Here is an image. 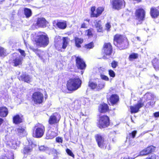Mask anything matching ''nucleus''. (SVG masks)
Instances as JSON below:
<instances>
[{
	"instance_id": "f257e3e1",
	"label": "nucleus",
	"mask_w": 159,
	"mask_h": 159,
	"mask_svg": "<svg viewBox=\"0 0 159 159\" xmlns=\"http://www.w3.org/2000/svg\"><path fill=\"white\" fill-rule=\"evenodd\" d=\"M34 35V42L37 46H45L48 44L49 38L46 34L42 32H36Z\"/></svg>"
},
{
	"instance_id": "f03ea898",
	"label": "nucleus",
	"mask_w": 159,
	"mask_h": 159,
	"mask_svg": "<svg viewBox=\"0 0 159 159\" xmlns=\"http://www.w3.org/2000/svg\"><path fill=\"white\" fill-rule=\"evenodd\" d=\"M114 44L120 49H124L128 47L129 42L125 36L116 34L114 36Z\"/></svg>"
},
{
	"instance_id": "7ed1b4c3",
	"label": "nucleus",
	"mask_w": 159,
	"mask_h": 159,
	"mask_svg": "<svg viewBox=\"0 0 159 159\" xmlns=\"http://www.w3.org/2000/svg\"><path fill=\"white\" fill-rule=\"evenodd\" d=\"M81 81L78 77L69 80L67 82V88L70 91H74L78 89L81 86Z\"/></svg>"
},
{
	"instance_id": "20e7f679",
	"label": "nucleus",
	"mask_w": 159,
	"mask_h": 159,
	"mask_svg": "<svg viewBox=\"0 0 159 159\" xmlns=\"http://www.w3.org/2000/svg\"><path fill=\"white\" fill-rule=\"evenodd\" d=\"M105 86V83L101 80L97 79L95 81H90L89 86L92 89L99 91L103 89Z\"/></svg>"
},
{
	"instance_id": "39448f33",
	"label": "nucleus",
	"mask_w": 159,
	"mask_h": 159,
	"mask_svg": "<svg viewBox=\"0 0 159 159\" xmlns=\"http://www.w3.org/2000/svg\"><path fill=\"white\" fill-rule=\"evenodd\" d=\"M34 128L35 137L39 138L42 137L45 132L44 126L42 124L38 123L35 125Z\"/></svg>"
},
{
	"instance_id": "423d86ee",
	"label": "nucleus",
	"mask_w": 159,
	"mask_h": 159,
	"mask_svg": "<svg viewBox=\"0 0 159 159\" xmlns=\"http://www.w3.org/2000/svg\"><path fill=\"white\" fill-rule=\"evenodd\" d=\"M32 98L35 104H41L43 101V95L40 92H36L33 94Z\"/></svg>"
},
{
	"instance_id": "0eeeda50",
	"label": "nucleus",
	"mask_w": 159,
	"mask_h": 159,
	"mask_svg": "<svg viewBox=\"0 0 159 159\" xmlns=\"http://www.w3.org/2000/svg\"><path fill=\"white\" fill-rule=\"evenodd\" d=\"M109 124V119L107 116H101L98 124L99 127L102 128L107 127Z\"/></svg>"
},
{
	"instance_id": "6e6552de",
	"label": "nucleus",
	"mask_w": 159,
	"mask_h": 159,
	"mask_svg": "<svg viewBox=\"0 0 159 159\" xmlns=\"http://www.w3.org/2000/svg\"><path fill=\"white\" fill-rule=\"evenodd\" d=\"M95 137L99 147L101 148H106L108 144V142L107 141H104L102 137L100 135L97 134Z\"/></svg>"
},
{
	"instance_id": "1a4fd4ad",
	"label": "nucleus",
	"mask_w": 159,
	"mask_h": 159,
	"mask_svg": "<svg viewBox=\"0 0 159 159\" xmlns=\"http://www.w3.org/2000/svg\"><path fill=\"white\" fill-rule=\"evenodd\" d=\"M111 3L112 7L117 10H119L124 7L125 5L124 0H113Z\"/></svg>"
},
{
	"instance_id": "9d476101",
	"label": "nucleus",
	"mask_w": 159,
	"mask_h": 159,
	"mask_svg": "<svg viewBox=\"0 0 159 159\" xmlns=\"http://www.w3.org/2000/svg\"><path fill=\"white\" fill-rule=\"evenodd\" d=\"M13 56L12 63L13 66H17L21 65L23 60L22 57L17 53H14Z\"/></svg>"
},
{
	"instance_id": "9b49d317",
	"label": "nucleus",
	"mask_w": 159,
	"mask_h": 159,
	"mask_svg": "<svg viewBox=\"0 0 159 159\" xmlns=\"http://www.w3.org/2000/svg\"><path fill=\"white\" fill-rule=\"evenodd\" d=\"M144 106L142 101L139 100L138 101L137 103L134 106L130 107V112L131 113L138 112L139 109Z\"/></svg>"
},
{
	"instance_id": "f8f14e48",
	"label": "nucleus",
	"mask_w": 159,
	"mask_h": 159,
	"mask_svg": "<svg viewBox=\"0 0 159 159\" xmlns=\"http://www.w3.org/2000/svg\"><path fill=\"white\" fill-rule=\"evenodd\" d=\"M145 11L143 9H139L136 10L135 16L139 21L143 20L145 17Z\"/></svg>"
},
{
	"instance_id": "ddd939ff",
	"label": "nucleus",
	"mask_w": 159,
	"mask_h": 159,
	"mask_svg": "<svg viewBox=\"0 0 159 159\" xmlns=\"http://www.w3.org/2000/svg\"><path fill=\"white\" fill-rule=\"evenodd\" d=\"M112 51V48L110 43H105L103 46V52L107 55H110Z\"/></svg>"
},
{
	"instance_id": "4468645a",
	"label": "nucleus",
	"mask_w": 159,
	"mask_h": 159,
	"mask_svg": "<svg viewBox=\"0 0 159 159\" xmlns=\"http://www.w3.org/2000/svg\"><path fill=\"white\" fill-rule=\"evenodd\" d=\"M156 97L152 94L148 93L145 94L143 97L140 99V100L142 101L143 104L144 105V103L147 101L151 100H154Z\"/></svg>"
},
{
	"instance_id": "2eb2a0df",
	"label": "nucleus",
	"mask_w": 159,
	"mask_h": 159,
	"mask_svg": "<svg viewBox=\"0 0 159 159\" xmlns=\"http://www.w3.org/2000/svg\"><path fill=\"white\" fill-rule=\"evenodd\" d=\"M76 65L77 68L83 70L86 67V64L80 57H77L76 59Z\"/></svg>"
},
{
	"instance_id": "dca6fc26",
	"label": "nucleus",
	"mask_w": 159,
	"mask_h": 159,
	"mask_svg": "<svg viewBox=\"0 0 159 159\" xmlns=\"http://www.w3.org/2000/svg\"><path fill=\"white\" fill-rule=\"evenodd\" d=\"M32 150L33 147L31 146H27L25 147L22 152L24 155V157H26L27 155L31 154Z\"/></svg>"
},
{
	"instance_id": "f3484780",
	"label": "nucleus",
	"mask_w": 159,
	"mask_h": 159,
	"mask_svg": "<svg viewBox=\"0 0 159 159\" xmlns=\"http://www.w3.org/2000/svg\"><path fill=\"white\" fill-rule=\"evenodd\" d=\"M57 114L55 113L50 116L48 120V123L50 124H55L58 122L59 120H58L57 118Z\"/></svg>"
},
{
	"instance_id": "a211bd4d",
	"label": "nucleus",
	"mask_w": 159,
	"mask_h": 159,
	"mask_svg": "<svg viewBox=\"0 0 159 159\" xmlns=\"http://www.w3.org/2000/svg\"><path fill=\"white\" fill-rule=\"evenodd\" d=\"M20 80L24 81L27 83L30 82L31 77L25 73H23L22 75L18 77Z\"/></svg>"
},
{
	"instance_id": "6ab92c4d",
	"label": "nucleus",
	"mask_w": 159,
	"mask_h": 159,
	"mask_svg": "<svg viewBox=\"0 0 159 159\" xmlns=\"http://www.w3.org/2000/svg\"><path fill=\"white\" fill-rule=\"evenodd\" d=\"M151 16L152 18H156L159 16V11L157 8L152 7L151 8L150 12Z\"/></svg>"
},
{
	"instance_id": "aec40b11",
	"label": "nucleus",
	"mask_w": 159,
	"mask_h": 159,
	"mask_svg": "<svg viewBox=\"0 0 159 159\" xmlns=\"http://www.w3.org/2000/svg\"><path fill=\"white\" fill-rule=\"evenodd\" d=\"M36 24L39 27H43L46 25V21L44 18H39L37 20Z\"/></svg>"
},
{
	"instance_id": "412c9836",
	"label": "nucleus",
	"mask_w": 159,
	"mask_h": 159,
	"mask_svg": "<svg viewBox=\"0 0 159 159\" xmlns=\"http://www.w3.org/2000/svg\"><path fill=\"white\" fill-rule=\"evenodd\" d=\"M99 111L101 113L105 112L107 111L108 110V105L105 103H103L99 105L98 107Z\"/></svg>"
},
{
	"instance_id": "4be33fe9",
	"label": "nucleus",
	"mask_w": 159,
	"mask_h": 159,
	"mask_svg": "<svg viewBox=\"0 0 159 159\" xmlns=\"http://www.w3.org/2000/svg\"><path fill=\"white\" fill-rule=\"evenodd\" d=\"M8 113V110L7 107H0V116L1 117H6Z\"/></svg>"
},
{
	"instance_id": "5701e85b",
	"label": "nucleus",
	"mask_w": 159,
	"mask_h": 159,
	"mask_svg": "<svg viewBox=\"0 0 159 159\" xmlns=\"http://www.w3.org/2000/svg\"><path fill=\"white\" fill-rule=\"evenodd\" d=\"M119 98L116 94H112L110 97L109 101L112 105L116 104L119 101Z\"/></svg>"
},
{
	"instance_id": "b1692460",
	"label": "nucleus",
	"mask_w": 159,
	"mask_h": 159,
	"mask_svg": "<svg viewBox=\"0 0 159 159\" xmlns=\"http://www.w3.org/2000/svg\"><path fill=\"white\" fill-rule=\"evenodd\" d=\"M13 122L15 124H19L22 121V116L17 114L13 117Z\"/></svg>"
},
{
	"instance_id": "393cba45",
	"label": "nucleus",
	"mask_w": 159,
	"mask_h": 159,
	"mask_svg": "<svg viewBox=\"0 0 159 159\" xmlns=\"http://www.w3.org/2000/svg\"><path fill=\"white\" fill-rule=\"evenodd\" d=\"M95 23V26L97 29L98 31L101 32L102 30V27L101 25V21L100 20H96L94 22Z\"/></svg>"
},
{
	"instance_id": "a878e982",
	"label": "nucleus",
	"mask_w": 159,
	"mask_h": 159,
	"mask_svg": "<svg viewBox=\"0 0 159 159\" xmlns=\"http://www.w3.org/2000/svg\"><path fill=\"white\" fill-rule=\"evenodd\" d=\"M104 8L102 7H98L95 11L96 13H94L93 17H98L104 11Z\"/></svg>"
},
{
	"instance_id": "bb28decb",
	"label": "nucleus",
	"mask_w": 159,
	"mask_h": 159,
	"mask_svg": "<svg viewBox=\"0 0 159 159\" xmlns=\"http://www.w3.org/2000/svg\"><path fill=\"white\" fill-rule=\"evenodd\" d=\"M152 63L156 70H159V60L157 58L154 59L152 61Z\"/></svg>"
},
{
	"instance_id": "cd10ccee",
	"label": "nucleus",
	"mask_w": 159,
	"mask_h": 159,
	"mask_svg": "<svg viewBox=\"0 0 159 159\" xmlns=\"http://www.w3.org/2000/svg\"><path fill=\"white\" fill-rule=\"evenodd\" d=\"M24 14L27 18H29L32 15V11L30 9L25 8H24Z\"/></svg>"
},
{
	"instance_id": "c85d7f7f",
	"label": "nucleus",
	"mask_w": 159,
	"mask_h": 159,
	"mask_svg": "<svg viewBox=\"0 0 159 159\" xmlns=\"http://www.w3.org/2000/svg\"><path fill=\"white\" fill-rule=\"evenodd\" d=\"M70 39L68 37H63L62 48L65 49L67 46Z\"/></svg>"
},
{
	"instance_id": "c756f323",
	"label": "nucleus",
	"mask_w": 159,
	"mask_h": 159,
	"mask_svg": "<svg viewBox=\"0 0 159 159\" xmlns=\"http://www.w3.org/2000/svg\"><path fill=\"white\" fill-rule=\"evenodd\" d=\"M57 27L61 29H64L66 27V22H57L56 24Z\"/></svg>"
},
{
	"instance_id": "7c9ffc66",
	"label": "nucleus",
	"mask_w": 159,
	"mask_h": 159,
	"mask_svg": "<svg viewBox=\"0 0 159 159\" xmlns=\"http://www.w3.org/2000/svg\"><path fill=\"white\" fill-rule=\"evenodd\" d=\"M75 42L76 46L78 48L81 47L80 44L83 42V39L76 37L75 38Z\"/></svg>"
},
{
	"instance_id": "2f4dec72",
	"label": "nucleus",
	"mask_w": 159,
	"mask_h": 159,
	"mask_svg": "<svg viewBox=\"0 0 159 159\" xmlns=\"http://www.w3.org/2000/svg\"><path fill=\"white\" fill-rule=\"evenodd\" d=\"M16 131L20 134H25V128L24 127L19 126L17 128Z\"/></svg>"
},
{
	"instance_id": "473e14b6",
	"label": "nucleus",
	"mask_w": 159,
	"mask_h": 159,
	"mask_svg": "<svg viewBox=\"0 0 159 159\" xmlns=\"http://www.w3.org/2000/svg\"><path fill=\"white\" fill-rule=\"evenodd\" d=\"M47 135L49 139H52L55 137L56 134L54 132L49 131L47 133Z\"/></svg>"
},
{
	"instance_id": "72a5a7b5",
	"label": "nucleus",
	"mask_w": 159,
	"mask_h": 159,
	"mask_svg": "<svg viewBox=\"0 0 159 159\" xmlns=\"http://www.w3.org/2000/svg\"><path fill=\"white\" fill-rule=\"evenodd\" d=\"M7 54L6 50L3 48L0 47V56L2 57H4Z\"/></svg>"
},
{
	"instance_id": "f704fd0d",
	"label": "nucleus",
	"mask_w": 159,
	"mask_h": 159,
	"mask_svg": "<svg viewBox=\"0 0 159 159\" xmlns=\"http://www.w3.org/2000/svg\"><path fill=\"white\" fill-rule=\"evenodd\" d=\"M39 151L41 152H47L49 151V148L44 146H41L39 147Z\"/></svg>"
},
{
	"instance_id": "c9c22d12",
	"label": "nucleus",
	"mask_w": 159,
	"mask_h": 159,
	"mask_svg": "<svg viewBox=\"0 0 159 159\" xmlns=\"http://www.w3.org/2000/svg\"><path fill=\"white\" fill-rule=\"evenodd\" d=\"M156 148L153 146H151L148 147L146 149L148 153L153 152L155 149Z\"/></svg>"
},
{
	"instance_id": "e433bc0d",
	"label": "nucleus",
	"mask_w": 159,
	"mask_h": 159,
	"mask_svg": "<svg viewBox=\"0 0 159 159\" xmlns=\"http://www.w3.org/2000/svg\"><path fill=\"white\" fill-rule=\"evenodd\" d=\"M138 57L137 54L133 53L130 54L129 56V59L130 60H131L132 59H135L137 58Z\"/></svg>"
},
{
	"instance_id": "4c0bfd02",
	"label": "nucleus",
	"mask_w": 159,
	"mask_h": 159,
	"mask_svg": "<svg viewBox=\"0 0 159 159\" xmlns=\"http://www.w3.org/2000/svg\"><path fill=\"white\" fill-rule=\"evenodd\" d=\"M156 155L153 153H152L149 154L146 158L145 159H156Z\"/></svg>"
},
{
	"instance_id": "58836bf2",
	"label": "nucleus",
	"mask_w": 159,
	"mask_h": 159,
	"mask_svg": "<svg viewBox=\"0 0 159 159\" xmlns=\"http://www.w3.org/2000/svg\"><path fill=\"white\" fill-rule=\"evenodd\" d=\"M85 48L88 49H91L94 47L93 43V42H91L90 43L85 45Z\"/></svg>"
},
{
	"instance_id": "ea45409f",
	"label": "nucleus",
	"mask_w": 159,
	"mask_h": 159,
	"mask_svg": "<svg viewBox=\"0 0 159 159\" xmlns=\"http://www.w3.org/2000/svg\"><path fill=\"white\" fill-rule=\"evenodd\" d=\"M0 159H11V156L8 155L4 154L3 155L1 156L0 157Z\"/></svg>"
},
{
	"instance_id": "a19ab883",
	"label": "nucleus",
	"mask_w": 159,
	"mask_h": 159,
	"mask_svg": "<svg viewBox=\"0 0 159 159\" xmlns=\"http://www.w3.org/2000/svg\"><path fill=\"white\" fill-rule=\"evenodd\" d=\"M66 151L68 154L69 156L72 157H74V154L70 149H67Z\"/></svg>"
},
{
	"instance_id": "79ce46f5",
	"label": "nucleus",
	"mask_w": 159,
	"mask_h": 159,
	"mask_svg": "<svg viewBox=\"0 0 159 159\" xmlns=\"http://www.w3.org/2000/svg\"><path fill=\"white\" fill-rule=\"evenodd\" d=\"M118 63L115 61H113L111 63V66L113 68H116L118 66Z\"/></svg>"
},
{
	"instance_id": "37998d69",
	"label": "nucleus",
	"mask_w": 159,
	"mask_h": 159,
	"mask_svg": "<svg viewBox=\"0 0 159 159\" xmlns=\"http://www.w3.org/2000/svg\"><path fill=\"white\" fill-rule=\"evenodd\" d=\"M100 77L101 79H102L103 80H104L105 81H108L109 79V78L106 76L102 74H101L100 75Z\"/></svg>"
},
{
	"instance_id": "c03bdc74",
	"label": "nucleus",
	"mask_w": 159,
	"mask_h": 159,
	"mask_svg": "<svg viewBox=\"0 0 159 159\" xmlns=\"http://www.w3.org/2000/svg\"><path fill=\"white\" fill-rule=\"evenodd\" d=\"M147 152V151H146V149H144L143 150V151H141L140 153V155L141 156H144V155H146L147 154H148V152Z\"/></svg>"
},
{
	"instance_id": "a18cd8bd",
	"label": "nucleus",
	"mask_w": 159,
	"mask_h": 159,
	"mask_svg": "<svg viewBox=\"0 0 159 159\" xmlns=\"http://www.w3.org/2000/svg\"><path fill=\"white\" fill-rule=\"evenodd\" d=\"M92 29H89L88 30L86 31V33L87 34V35L89 37L92 36Z\"/></svg>"
},
{
	"instance_id": "49530a36",
	"label": "nucleus",
	"mask_w": 159,
	"mask_h": 159,
	"mask_svg": "<svg viewBox=\"0 0 159 159\" xmlns=\"http://www.w3.org/2000/svg\"><path fill=\"white\" fill-rule=\"evenodd\" d=\"M109 74L110 76L112 77H114L115 76V74L114 72L111 70H109Z\"/></svg>"
},
{
	"instance_id": "de8ad7c7",
	"label": "nucleus",
	"mask_w": 159,
	"mask_h": 159,
	"mask_svg": "<svg viewBox=\"0 0 159 159\" xmlns=\"http://www.w3.org/2000/svg\"><path fill=\"white\" fill-rule=\"evenodd\" d=\"M95 7H91V16L93 17L94 15H93V13H95L96 12L95 11Z\"/></svg>"
},
{
	"instance_id": "09e8293b",
	"label": "nucleus",
	"mask_w": 159,
	"mask_h": 159,
	"mask_svg": "<svg viewBox=\"0 0 159 159\" xmlns=\"http://www.w3.org/2000/svg\"><path fill=\"white\" fill-rule=\"evenodd\" d=\"M18 51L22 56H23L24 57L25 56L26 54L24 51L20 49H19Z\"/></svg>"
},
{
	"instance_id": "8fccbe9b",
	"label": "nucleus",
	"mask_w": 159,
	"mask_h": 159,
	"mask_svg": "<svg viewBox=\"0 0 159 159\" xmlns=\"http://www.w3.org/2000/svg\"><path fill=\"white\" fill-rule=\"evenodd\" d=\"M137 132L136 131L134 130V131H133V132H132L131 133H130L129 135H131L132 138H134L135 136V135L137 133Z\"/></svg>"
},
{
	"instance_id": "3c124183",
	"label": "nucleus",
	"mask_w": 159,
	"mask_h": 159,
	"mask_svg": "<svg viewBox=\"0 0 159 159\" xmlns=\"http://www.w3.org/2000/svg\"><path fill=\"white\" fill-rule=\"evenodd\" d=\"M111 27V25H110V24L109 23H107L106 25V29L108 30L109 31V29Z\"/></svg>"
},
{
	"instance_id": "603ef678",
	"label": "nucleus",
	"mask_w": 159,
	"mask_h": 159,
	"mask_svg": "<svg viewBox=\"0 0 159 159\" xmlns=\"http://www.w3.org/2000/svg\"><path fill=\"white\" fill-rule=\"evenodd\" d=\"M56 141L58 143H62V139L61 138L57 137L56 138Z\"/></svg>"
},
{
	"instance_id": "864d4df0",
	"label": "nucleus",
	"mask_w": 159,
	"mask_h": 159,
	"mask_svg": "<svg viewBox=\"0 0 159 159\" xmlns=\"http://www.w3.org/2000/svg\"><path fill=\"white\" fill-rule=\"evenodd\" d=\"M53 152L55 153V157L53 159H58L57 155V152L56 150L54 149Z\"/></svg>"
},
{
	"instance_id": "5fc2aeb1",
	"label": "nucleus",
	"mask_w": 159,
	"mask_h": 159,
	"mask_svg": "<svg viewBox=\"0 0 159 159\" xmlns=\"http://www.w3.org/2000/svg\"><path fill=\"white\" fill-rule=\"evenodd\" d=\"M154 116L156 117H159V112H156L154 113Z\"/></svg>"
},
{
	"instance_id": "6e6d98bb",
	"label": "nucleus",
	"mask_w": 159,
	"mask_h": 159,
	"mask_svg": "<svg viewBox=\"0 0 159 159\" xmlns=\"http://www.w3.org/2000/svg\"><path fill=\"white\" fill-rule=\"evenodd\" d=\"M81 28H87V26L85 23H83L81 25Z\"/></svg>"
},
{
	"instance_id": "4d7b16f0",
	"label": "nucleus",
	"mask_w": 159,
	"mask_h": 159,
	"mask_svg": "<svg viewBox=\"0 0 159 159\" xmlns=\"http://www.w3.org/2000/svg\"><path fill=\"white\" fill-rule=\"evenodd\" d=\"M154 103H155V102H154L152 101H150L148 103L149 105H153Z\"/></svg>"
},
{
	"instance_id": "13d9d810",
	"label": "nucleus",
	"mask_w": 159,
	"mask_h": 159,
	"mask_svg": "<svg viewBox=\"0 0 159 159\" xmlns=\"http://www.w3.org/2000/svg\"><path fill=\"white\" fill-rule=\"evenodd\" d=\"M37 159H46V158L43 156L39 157H37Z\"/></svg>"
},
{
	"instance_id": "bf43d9fd",
	"label": "nucleus",
	"mask_w": 159,
	"mask_h": 159,
	"mask_svg": "<svg viewBox=\"0 0 159 159\" xmlns=\"http://www.w3.org/2000/svg\"><path fill=\"white\" fill-rule=\"evenodd\" d=\"M123 159H134V158H132V157H125L123 158Z\"/></svg>"
},
{
	"instance_id": "052dcab7",
	"label": "nucleus",
	"mask_w": 159,
	"mask_h": 159,
	"mask_svg": "<svg viewBox=\"0 0 159 159\" xmlns=\"http://www.w3.org/2000/svg\"><path fill=\"white\" fill-rule=\"evenodd\" d=\"M136 39H137V40L138 41H139V42L141 41V39H140V37H136Z\"/></svg>"
},
{
	"instance_id": "680f3d73",
	"label": "nucleus",
	"mask_w": 159,
	"mask_h": 159,
	"mask_svg": "<svg viewBox=\"0 0 159 159\" xmlns=\"http://www.w3.org/2000/svg\"><path fill=\"white\" fill-rule=\"evenodd\" d=\"M3 120L1 118H0V125L2 124V123Z\"/></svg>"
},
{
	"instance_id": "e2e57ef3",
	"label": "nucleus",
	"mask_w": 159,
	"mask_h": 159,
	"mask_svg": "<svg viewBox=\"0 0 159 159\" xmlns=\"http://www.w3.org/2000/svg\"><path fill=\"white\" fill-rule=\"evenodd\" d=\"M31 159H37V157H32L31 158Z\"/></svg>"
},
{
	"instance_id": "0e129e2a",
	"label": "nucleus",
	"mask_w": 159,
	"mask_h": 159,
	"mask_svg": "<svg viewBox=\"0 0 159 159\" xmlns=\"http://www.w3.org/2000/svg\"><path fill=\"white\" fill-rule=\"evenodd\" d=\"M37 54L38 55V56H39L41 59L42 58V57H41L39 53H38Z\"/></svg>"
},
{
	"instance_id": "69168bd1",
	"label": "nucleus",
	"mask_w": 159,
	"mask_h": 159,
	"mask_svg": "<svg viewBox=\"0 0 159 159\" xmlns=\"http://www.w3.org/2000/svg\"><path fill=\"white\" fill-rule=\"evenodd\" d=\"M4 1V0H0V3Z\"/></svg>"
},
{
	"instance_id": "338daca9",
	"label": "nucleus",
	"mask_w": 159,
	"mask_h": 159,
	"mask_svg": "<svg viewBox=\"0 0 159 159\" xmlns=\"http://www.w3.org/2000/svg\"><path fill=\"white\" fill-rule=\"evenodd\" d=\"M154 75V77H155V78H156L157 79L158 78V77H156V76H155V75Z\"/></svg>"
},
{
	"instance_id": "774afa93",
	"label": "nucleus",
	"mask_w": 159,
	"mask_h": 159,
	"mask_svg": "<svg viewBox=\"0 0 159 159\" xmlns=\"http://www.w3.org/2000/svg\"><path fill=\"white\" fill-rule=\"evenodd\" d=\"M136 0L137 1H141V0Z\"/></svg>"
}]
</instances>
